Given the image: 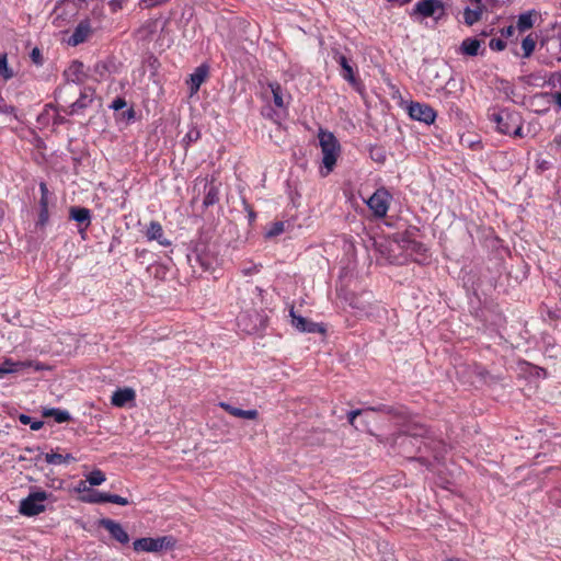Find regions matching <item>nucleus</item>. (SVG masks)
I'll return each instance as SVG.
<instances>
[{
  "label": "nucleus",
  "instance_id": "nucleus-1",
  "mask_svg": "<svg viewBox=\"0 0 561 561\" xmlns=\"http://www.w3.org/2000/svg\"><path fill=\"white\" fill-rule=\"evenodd\" d=\"M367 411H381L392 416L394 424L401 428L397 434L387 437L378 436V442L389 445L391 451L398 453L407 458L417 450L419 437L426 434L424 426L413 421L411 413L404 407H386L369 408Z\"/></svg>",
  "mask_w": 561,
  "mask_h": 561
},
{
  "label": "nucleus",
  "instance_id": "nucleus-2",
  "mask_svg": "<svg viewBox=\"0 0 561 561\" xmlns=\"http://www.w3.org/2000/svg\"><path fill=\"white\" fill-rule=\"evenodd\" d=\"M489 119L495 124L500 134L508 135L514 138H523V118L522 115L508 108L493 107L488 112Z\"/></svg>",
  "mask_w": 561,
  "mask_h": 561
},
{
  "label": "nucleus",
  "instance_id": "nucleus-3",
  "mask_svg": "<svg viewBox=\"0 0 561 561\" xmlns=\"http://www.w3.org/2000/svg\"><path fill=\"white\" fill-rule=\"evenodd\" d=\"M319 145L322 152V165L320 170L322 176L329 175L335 168L336 161L341 154V145L332 131L320 128L318 131Z\"/></svg>",
  "mask_w": 561,
  "mask_h": 561
},
{
  "label": "nucleus",
  "instance_id": "nucleus-4",
  "mask_svg": "<svg viewBox=\"0 0 561 561\" xmlns=\"http://www.w3.org/2000/svg\"><path fill=\"white\" fill-rule=\"evenodd\" d=\"M65 83L57 90V100L62 103L69 102L70 91L75 90L73 84H82L88 78L84 65L80 60H73L64 71Z\"/></svg>",
  "mask_w": 561,
  "mask_h": 561
},
{
  "label": "nucleus",
  "instance_id": "nucleus-5",
  "mask_svg": "<svg viewBox=\"0 0 561 561\" xmlns=\"http://www.w3.org/2000/svg\"><path fill=\"white\" fill-rule=\"evenodd\" d=\"M51 496V494L47 493L43 490H36L30 492V494L21 500L19 512L23 516L32 517L39 515L45 512L46 505L45 502Z\"/></svg>",
  "mask_w": 561,
  "mask_h": 561
},
{
  "label": "nucleus",
  "instance_id": "nucleus-6",
  "mask_svg": "<svg viewBox=\"0 0 561 561\" xmlns=\"http://www.w3.org/2000/svg\"><path fill=\"white\" fill-rule=\"evenodd\" d=\"M75 90L70 91L69 102L65 103L66 105H59V111L65 113L66 115H77L82 113L85 108L91 106L95 96V89L91 87H83L80 90L79 98L71 102V98L73 95Z\"/></svg>",
  "mask_w": 561,
  "mask_h": 561
},
{
  "label": "nucleus",
  "instance_id": "nucleus-7",
  "mask_svg": "<svg viewBox=\"0 0 561 561\" xmlns=\"http://www.w3.org/2000/svg\"><path fill=\"white\" fill-rule=\"evenodd\" d=\"M392 202V194L385 187L377 188L373 195L365 201L368 208L377 219H382L387 216Z\"/></svg>",
  "mask_w": 561,
  "mask_h": 561
},
{
  "label": "nucleus",
  "instance_id": "nucleus-8",
  "mask_svg": "<svg viewBox=\"0 0 561 561\" xmlns=\"http://www.w3.org/2000/svg\"><path fill=\"white\" fill-rule=\"evenodd\" d=\"M175 540L171 536H162L158 538L144 537L133 542L136 552H160L174 546Z\"/></svg>",
  "mask_w": 561,
  "mask_h": 561
},
{
  "label": "nucleus",
  "instance_id": "nucleus-9",
  "mask_svg": "<svg viewBox=\"0 0 561 561\" xmlns=\"http://www.w3.org/2000/svg\"><path fill=\"white\" fill-rule=\"evenodd\" d=\"M410 118L431 125L437 117V112L428 104L411 101L407 107Z\"/></svg>",
  "mask_w": 561,
  "mask_h": 561
},
{
  "label": "nucleus",
  "instance_id": "nucleus-10",
  "mask_svg": "<svg viewBox=\"0 0 561 561\" xmlns=\"http://www.w3.org/2000/svg\"><path fill=\"white\" fill-rule=\"evenodd\" d=\"M204 182V199L203 206L208 208L217 204L220 199V183L215 179H203Z\"/></svg>",
  "mask_w": 561,
  "mask_h": 561
},
{
  "label": "nucleus",
  "instance_id": "nucleus-11",
  "mask_svg": "<svg viewBox=\"0 0 561 561\" xmlns=\"http://www.w3.org/2000/svg\"><path fill=\"white\" fill-rule=\"evenodd\" d=\"M437 10H444V4L440 0H420L415 3L411 15L432 18L435 15Z\"/></svg>",
  "mask_w": 561,
  "mask_h": 561
},
{
  "label": "nucleus",
  "instance_id": "nucleus-12",
  "mask_svg": "<svg viewBox=\"0 0 561 561\" xmlns=\"http://www.w3.org/2000/svg\"><path fill=\"white\" fill-rule=\"evenodd\" d=\"M100 526L107 530L111 537L119 543L125 545L129 542V535L118 522L103 518L100 520Z\"/></svg>",
  "mask_w": 561,
  "mask_h": 561
},
{
  "label": "nucleus",
  "instance_id": "nucleus-13",
  "mask_svg": "<svg viewBox=\"0 0 561 561\" xmlns=\"http://www.w3.org/2000/svg\"><path fill=\"white\" fill-rule=\"evenodd\" d=\"M267 87L270 88L272 95H273V102L274 105L277 108L287 111L288 105L291 101V95L283 89L279 82L277 81H271L267 83Z\"/></svg>",
  "mask_w": 561,
  "mask_h": 561
},
{
  "label": "nucleus",
  "instance_id": "nucleus-14",
  "mask_svg": "<svg viewBox=\"0 0 561 561\" xmlns=\"http://www.w3.org/2000/svg\"><path fill=\"white\" fill-rule=\"evenodd\" d=\"M494 2H482L481 4H473L474 8L467 7L463 10V23L467 26H472L482 19L484 12L489 11V8Z\"/></svg>",
  "mask_w": 561,
  "mask_h": 561
},
{
  "label": "nucleus",
  "instance_id": "nucleus-15",
  "mask_svg": "<svg viewBox=\"0 0 561 561\" xmlns=\"http://www.w3.org/2000/svg\"><path fill=\"white\" fill-rule=\"evenodd\" d=\"M335 61L341 66V76L344 80H346L353 87H357L359 84L358 78L355 76L354 69L350 64V60L342 54L336 53L334 55Z\"/></svg>",
  "mask_w": 561,
  "mask_h": 561
},
{
  "label": "nucleus",
  "instance_id": "nucleus-16",
  "mask_svg": "<svg viewBox=\"0 0 561 561\" xmlns=\"http://www.w3.org/2000/svg\"><path fill=\"white\" fill-rule=\"evenodd\" d=\"M289 316L291 317V325L300 332H322L323 329L314 322L308 321L306 318L295 313L294 308L290 309Z\"/></svg>",
  "mask_w": 561,
  "mask_h": 561
},
{
  "label": "nucleus",
  "instance_id": "nucleus-17",
  "mask_svg": "<svg viewBox=\"0 0 561 561\" xmlns=\"http://www.w3.org/2000/svg\"><path fill=\"white\" fill-rule=\"evenodd\" d=\"M41 198H39V213H38V221L37 225L45 226L49 220V210H48V195L49 191L47 184L45 182L39 183Z\"/></svg>",
  "mask_w": 561,
  "mask_h": 561
},
{
  "label": "nucleus",
  "instance_id": "nucleus-18",
  "mask_svg": "<svg viewBox=\"0 0 561 561\" xmlns=\"http://www.w3.org/2000/svg\"><path fill=\"white\" fill-rule=\"evenodd\" d=\"M145 234L149 241L154 240L162 247L171 245V241L164 237L163 228L159 221H150Z\"/></svg>",
  "mask_w": 561,
  "mask_h": 561
},
{
  "label": "nucleus",
  "instance_id": "nucleus-19",
  "mask_svg": "<svg viewBox=\"0 0 561 561\" xmlns=\"http://www.w3.org/2000/svg\"><path fill=\"white\" fill-rule=\"evenodd\" d=\"M402 248L413 257L415 262L426 259L427 248L424 243L411 239H403Z\"/></svg>",
  "mask_w": 561,
  "mask_h": 561
},
{
  "label": "nucleus",
  "instance_id": "nucleus-20",
  "mask_svg": "<svg viewBox=\"0 0 561 561\" xmlns=\"http://www.w3.org/2000/svg\"><path fill=\"white\" fill-rule=\"evenodd\" d=\"M207 77L208 66L201 65L194 70V72L190 76V79L187 80L191 95L198 92L201 85L205 82Z\"/></svg>",
  "mask_w": 561,
  "mask_h": 561
},
{
  "label": "nucleus",
  "instance_id": "nucleus-21",
  "mask_svg": "<svg viewBox=\"0 0 561 561\" xmlns=\"http://www.w3.org/2000/svg\"><path fill=\"white\" fill-rule=\"evenodd\" d=\"M92 30L89 20L81 21L75 28L72 35L69 37L68 43L72 46L84 43L90 36Z\"/></svg>",
  "mask_w": 561,
  "mask_h": 561
},
{
  "label": "nucleus",
  "instance_id": "nucleus-22",
  "mask_svg": "<svg viewBox=\"0 0 561 561\" xmlns=\"http://www.w3.org/2000/svg\"><path fill=\"white\" fill-rule=\"evenodd\" d=\"M136 398V392L131 388H119L113 392L111 403L114 407L123 408L129 402H133Z\"/></svg>",
  "mask_w": 561,
  "mask_h": 561
},
{
  "label": "nucleus",
  "instance_id": "nucleus-23",
  "mask_svg": "<svg viewBox=\"0 0 561 561\" xmlns=\"http://www.w3.org/2000/svg\"><path fill=\"white\" fill-rule=\"evenodd\" d=\"M69 218L83 226L80 231L87 230L91 225V210L85 207L72 206L69 209Z\"/></svg>",
  "mask_w": 561,
  "mask_h": 561
},
{
  "label": "nucleus",
  "instance_id": "nucleus-24",
  "mask_svg": "<svg viewBox=\"0 0 561 561\" xmlns=\"http://www.w3.org/2000/svg\"><path fill=\"white\" fill-rule=\"evenodd\" d=\"M3 369L8 370V374L20 373L26 368L33 367L36 370H39L41 367L38 364L34 365L32 360H13L12 358H5L0 365Z\"/></svg>",
  "mask_w": 561,
  "mask_h": 561
},
{
  "label": "nucleus",
  "instance_id": "nucleus-25",
  "mask_svg": "<svg viewBox=\"0 0 561 561\" xmlns=\"http://www.w3.org/2000/svg\"><path fill=\"white\" fill-rule=\"evenodd\" d=\"M224 411L229 413L232 416L240 417V419H247V420H256L259 416L257 410H242L236 407H232L231 404L227 402H219L218 404Z\"/></svg>",
  "mask_w": 561,
  "mask_h": 561
},
{
  "label": "nucleus",
  "instance_id": "nucleus-26",
  "mask_svg": "<svg viewBox=\"0 0 561 561\" xmlns=\"http://www.w3.org/2000/svg\"><path fill=\"white\" fill-rule=\"evenodd\" d=\"M76 458L71 454H59V453H46L45 454V461L48 465H62V463H69L75 461Z\"/></svg>",
  "mask_w": 561,
  "mask_h": 561
},
{
  "label": "nucleus",
  "instance_id": "nucleus-27",
  "mask_svg": "<svg viewBox=\"0 0 561 561\" xmlns=\"http://www.w3.org/2000/svg\"><path fill=\"white\" fill-rule=\"evenodd\" d=\"M537 15L536 11H528L522 13L517 20V28L519 32H526L534 26V18Z\"/></svg>",
  "mask_w": 561,
  "mask_h": 561
},
{
  "label": "nucleus",
  "instance_id": "nucleus-28",
  "mask_svg": "<svg viewBox=\"0 0 561 561\" xmlns=\"http://www.w3.org/2000/svg\"><path fill=\"white\" fill-rule=\"evenodd\" d=\"M481 46V42L477 38L468 37L461 43V51L468 56H477L479 53V48Z\"/></svg>",
  "mask_w": 561,
  "mask_h": 561
},
{
  "label": "nucleus",
  "instance_id": "nucleus-29",
  "mask_svg": "<svg viewBox=\"0 0 561 561\" xmlns=\"http://www.w3.org/2000/svg\"><path fill=\"white\" fill-rule=\"evenodd\" d=\"M45 417H53L57 423H65L70 420V414L66 410L51 408L44 411Z\"/></svg>",
  "mask_w": 561,
  "mask_h": 561
},
{
  "label": "nucleus",
  "instance_id": "nucleus-30",
  "mask_svg": "<svg viewBox=\"0 0 561 561\" xmlns=\"http://www.w3.org/2000/svg\"><path fill=\"white\" fill-rule=\"evenodd\" d=\"M88 494L82 496L81 500L85 503L101 504L107 503V494L104 492H99L96 490H88Z\"/></svg>",
  "mask_w": 561,
  "mask_h": 561
},
{
  "label": "nucleus",
  "instance_id": "nucleus-31",
  "mask_svg": "<svg viewBox=\"0 0 561 561\" xmlns=\"http://www.w3.org/2000/svg\"><path fill=\"white\" fill-rule=\"evenodd\" d=\"M369 156L375 162H377L379 164H383L387 160V154H386L385 149L378 145H371L369 147Z\"/></svg>",
  "mask_w": 561,
  "mask_h": 561
},
{
  "label": "nucleus",
  "instance_id": "nucleus-32",
  "mask_svg": "<svg viewBox=\"0 0 561 561\" xmlns=\"http://www.w3.org/2000/svg\"><path fill=\"white\" fill-rule=\"evenodd\" d=\"M13 76H14V73H13L12 69L9 68V65H8L7 54H1L0 55V77L4 81H8L11 78H13Z\"/></svg>",
  "mask_w": 561,
  "mask_h": 561
},
{
  "label": "nucleus",
  "instance_id": "nucleus-33",
  "mask_svg": "<svg viewBox=\"0 0 561 561\" xmlns=\"http://www.w3.org/2000/svg\"><path fill=\"white\" fill-rule=\"evenodd\" d=\"M201 136V130L197 127H192L183 137L182 142L187 149L193 142L199 140Z\"/></svg>",
  "mask_w": 561,
  "mask_h": 561
},
{
  "label": "nucleus",
  "instance_id": "nucleus-34",
  "mask_svg": "<svg viewBox=\"0 0 561 561\" xmlns=\"http://www.w3.org/2000/svg\"><path fill=\"white\" fill-rule=\"evenodd\" d=\"M105 480V473L100 469H95L87 476V481L94 486L102 484Z\"/></svg>",
  "mask_w": 561,
  "mask_h": 561
},
{
  "label": "nucleus",
  "instance_id": "nucleus-35",
  "mask_svg": "<svg viewBox=\"0 0 561 561\" xmlns=\"http://www.w3.org/2000/svg\"><path fill=\"white\" fill-rule=\"evenodd\" d=\"M536 47V38L531 35L526 36L522 42V48L524 51V57H529Z\"/></svg>",
  "mask_w": 561,
  "mask_h": 561
},
{
  "label": "nucleus",
  "instance_id": "nucleus-36",
  "mask_svg": "<svg viewBox=\"0 0 561 561\" xmlns=\"http://www.w3.org/2000/svg\"><path fill=\"white\" fill-rule=\"evenodd\" d=\"M30 58L32 62L36 66H43L44 64V57L38 47H34L30 54Z\"/></svg>",
  "mask_w": 561,
  "mask_h": 561
},
{
  "label": "nucleus",
  "instance_id": "nucleus-37",
  "mask_svg": "<svg viewBox=\"0 0 561 561\" xmlns=\"http://www.w3.org/2000/svg\"><path fill=\"white\" fill-rule=\"evenodd\" d=\"M107 503H113V504H117V505H122V506H125V505H128L129 504V501L126 499V497H123L121 495H117V494H107Z\"/></svg>",
  "mask_w": 561,
  "mask_h": 561
},
{
  "label": "nucleus",
  "instance_id": "nucleus-38",
  "mask_svg": "<svg viewBox=\"0 0 561 561\" xmlns=\"http://www.w3.org/2000/svg\"><path fill=\"white\" fill-rule=\"evenodd\" d=\"M489 46L492 50L501 51L506 47V43L502 38H492Z\"/></svg>",
  "mask_w": 561,
  "mask_h": 561
},
{
  "label": "nucleus",
  "instance_id": "nucleus-39",
  "mask_svg": "<svg viewBox=\"0 0 561 561\" xmlns=\"http://www.w3.org/2000/svg\"><path fill=\"white\" fill-rule=\"evenodd\" d=\"M284 232V222L283 221H276L273 224L272 228L270 229L267 236L268 237H275Z\"/></svg>",
  "mask_w": 561,
  "mask_h": 561
},
{
  "label": "nucleus",
  "instance_id": "nucleus-40",
  "mask_svg": "<svg viewBox=\"0 0 561 561\" xmlns=\"http://www.w3.org/2000/svg\"><path fill=\"white\" fill-rule=\"evenodd\" d=\"M15 111L14 106L5 103L4 99L0 94V113L2 114H13Z\"/></svg>",
  "mask_w": 561,
  "mask_h": 561
},
{
  "label": "nucleus",
  "instance_id": "nucleus-41",
  "mask_svg": "<svg viewBox=\"0 0 561 561\" xmlns=\"http://www.w3.org/2000/svg\"><path fill=\"white\" fill-rule=\"evenodd\" d=\"M125 106H126V101H125V99H124V98L118 96V98H116V99L112 102V104H111V106H110V107H111L112 110H114V111H119V110L124 108Z\"/></svg>",
  "mask_w": 561,
  "mask_h": 561
},
{
  "label": "nucleus",
  "instance_id": "nucleus-42",
  "mask_svg": "<svg viewBox=\"0 0 561 561\" xmlns=\"http://www.w3.org/2000/svg\"><path fill=\"white\" fill-rule=\"evenodd\" d=\"M126 2L127 0H111L110 8L113 12H116L118 10H122L125 7Z\"/></svg>",
  "mask_w": 561,
  "mask_h": 561
},
{
  "label": "nucleus",
  "instance_id": "nucleus-43",
  "mask_svg": "<svg viewBox=\"0 0 561 561\" xmlns=\"http://www.w3.org/2000/svg\"><path fill=\"white\" fill-rule=\"evenodd\" d=\"M362 413H363V410H353V411H350V412L347 413V420H348V423H350L352 426H355L356 417H357V416H359Z\"/></svg>",
  "mask_w": 561,
  "mask_h": 561
},
{
  "label": "nucleus",
  "instance_id": "nucleus-44",
  "mask_svg": "<svg viewBox=\"0 0 561 561\" xmlns=\"http://www.w3.org/2000/svg\"><path fill=\"white\" fill-rule=\"evenodd\" d=\"M107 71V67L105 62L99 61L94 65V72L103 77L105 72Z\"/></svg>",
  "mask_w": 561,
  "mask_h": 561
},
{
  "label": "nucleus",
  "instance_id": "nucleus-45",
  "mask_svg": "<svg viewBox=\"0 0 561 561\" xmlns=\"http://www.w3.org/2000/svg\"><path fill=\"white\" fill-rule=\"evenodd\" d=\"M123 116L128 121L135 119L136 111L133 107H130L123 113Z\"/></svg>",
  "mask_w": 561,
  "mask_h": 561
},
{
  "label": "nucleus",
  "instance_id": "nucleus-46",
  "mask_svg": "<svg viewBox=\"0 0 561 561\" xmlns=\"http://www.w3.org/2000/svg\"><path fill=\"white\" fill-rule=\"evenodd\" d=\"M61 111L58 110V113H60ZM68 121L66 119L65 116L60 115V114H57L55 117H54V124L56 125H62V124H66Z\"/></svg>",
  "mask_w": 561,
  "mask_h": 561
},
{
  "label": "nucleus",
  "instance_id": "nucleus-47",
  "mask_svg": "<svg viewBox=\"0 0 561 561\" xmlns=\"http://www.w3.org/2000/svg\"><path fill=\"white\" fill-rule=\"evenodd\" d=\"M552 101L561 110V92L552 93Z\"/></svg>",
  "mask_w": 561,
  "mask_h": 561
},
{
  "label": "nucleus",
  "instance_id": "nucleus-48",
  "mask_svg": "<svg viewBox=\"0 0 561 561\" xmlns=\"http://www.w3.org/2000/svg\"><path fill=\"white\" fill-rule=\"evenodd\" d=\"M19 421L24 424V425H27V424H31L32 422V419L31 416L26 415V414H20L19 416Z\"/></svg>",
  "mask_w": 561,
  "mask_h": 561
},
{
  "label": "nucleus",
  "instance_id": "nucleus-49",
  "mask_svg": "<svg viewBox=\"0 0 561 561\" xmlns=\"http://www.w3.org/2000/svg\"><path fill=\"white\" fill-rule=\"evenodd\" d=\"M31 430L33 431H38L42 428L43 426V422L42 421H34V422H31Z\"/></svg>",
  "mask_w": 561,
  "mask_h": 561
},
{
  "label": "nucleus",
  "instance_id": "nucleus-50",
  "mask_svg": "<svg viewBox=\"0 0 561 561\" xmlns=\"http://www.w3.org/2000/svg\"><path fill=\"white\" fill-rule=\"evenodd\" d=\"M514 32H515V30H514V27L511 25V26H507L506 28H504V30L502 31V35H504V36H507V37H508V36H512V35L514 34Z\"/></svg>",
  "mask_w": 561,
  "mask_h": 561
},
{
  "label": "nucleus",
  "instance_id": "nucleus-51",
  "mask_svg": "<svg viewBox=\"0 0 561 561\" xmlns=\"http://www.w3.org/2000/svg\"><path fill=\"white\" fill-rule=\"evenodd\" d=\"M266 117L268 119L273 121L274 123H276L278 115L274 110H271L270 113L266 115Z\"/></svg>",
  "mask_w": 561,
  "mask_h": 561
},
{
  "label": "nucleus",
  "instance_id": "nucleus-52",
  "mask_svg": "<svg viewBox=\"0 0 561 561\" xmlns=\"http://www.w3.org/2000/svg\"><path fill=\"white\" fill-rule=\"evenodd\" d=\"M88 490L89 489L85 485V481H80L79 482V486H78V491H88Z\"/></svg>",
  "mask_w": 561,
  "mask_h": 561
},
{
  "label": "nucleus",
  "instance_id": "nucleus-53",
  "mask_svg": "<svg viewBox=\"0 0 561 561\" xmlns=\"http://www.w3.org/2000/svg\"><path fill=\"white\" fill-rule=\"evenodd\" d=\"M5 375H8V370H7V369H3V368L0 366V378H3Z\"/></svg>",
  "mask_w": 561,
  "mask_h": 561
},
{
  "label": "nucleus",
  "instance_id": "nucleus-54",
  "mask_svg": "<svg viewBox=\"0 0 561 561\" xmlns=\"http://www.w3.org/2000/svg\"><path fill=\"white\" fill-rule=\"evenodd\" d=\"M470 147H471V148H476V147L481 148V144H480V141H478V142H472V144H470Z\"/></svg>",
  "mask_w": 561,
  "mask_h": 561
},
{
  "label": "nucleus",
  "instance_id": "nucleus-55",
  "mask_svg": "<svg viewBox=\"0 0 561 561\" xmlns=\"http://www.w3.org/2000/svg\"><path fill=\"white\" fill-rule=\"evenodd\" d=\"M554 141H557V142H559V144H560V142H561V138L556 137V138H554Z\"/></svg>",
  "mask_w": 561,
  "mask_h": 561
}]
</instances>
